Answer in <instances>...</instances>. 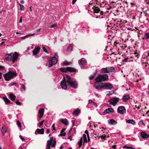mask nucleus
Listing matches in <instances>:
<instances>
[{"instance_id": "nucleus-1", "label": "nucleus", "mask_w": 149, "mask_h": 149, "mask_svg": "<svg viewBox=\"0 0 149 149\" xmlns=\"http://www.w3.org/2000/svg\"><path fill=\"white\" fill-rule=\"evenodd\" d=\"M66 79L65 78L61 82V86L62 88L66 89L67 88V85L70 87L75 89L78 88V82L76 80L71 77L69 75H66Z\"/></svg>"}, {"instance_id": "nucleus-2", "label": "nucleus", "mask_w": 149, "mask_h": 149, "mask_svg": "<svg viewBox=\"0 0 149 149\" xmlns=\"http://www.w3.org/2000/svg\"><path fill=\"white\" fill-rule=\"evenodd\" d=\"M92 9L91 10L92 12L94 13V15L95 16V17L97 18H103V17H100V15H102L103 13L102 11H100V10L99 8L97 6H92Z\"/></svg>"}, {"instance_id": "nucleus-3", "label": "nucleus", "mask_w": 149, "mask_h": 149, "mask_svg": "<svg viewBox=\"0 0 149 149\" xmlns=\"http://www.w3.org/2000/svg\"><path fill=\"white\" fill-rule=\"evenodd\" d=\"M19 56L18 54L16 52L14 53H11L6 55V59L8 61H11L15 63V61L17 59Z\"/></svg>"}, {"instance_id": "nucleus-4", "label": "nucleus", "mask_w": 149, "mask_h": 149, "mask_svg": "<svg viewBox=\"0 0 149 149\" xmlns=\"http://www.w3.org/2000/svg\"><path fill=\"white\" fill-rule=\"evenodd\" d=\"M16 75V74L15 72L10 71L3 74L4 79L6 81H9L10 79L13 78Z\"/></svg>"}, {"instance_id": "nucleus-5", "label": "nucleus", "mask_w": 149, "mask_h": 149, "mask_svg": "<svg viewBox=\"0 0 149 149\" xmlns=\"http://www.w3.org/2000/svg\"><path fill=\"white\" fill-rule=\"evenodd\" d=\"M108 76L107 74H98V76L95 78V81L101 82L107 81L108 80Z\"/></svg>"}, {"instance_id": "nucleus-6", "label": "nucleus", "mask_w": 149, "mask_h": 149, "mask_svg": "<svg viewBox=\"0 0 149 149\" xmlns=\"http://www.w3.org/2000/svg\"><path fill=\"white\" fill-rule=\"evenodd\" d=\"M115 70L114 68L113 67H108L106 68H103L101 70L102 73L113 72Z\"/></svg>"}, {"instance_id": "nucleus-7", "label": "nucleus", "mask_w": 149, "mask_h": 149, "mask_svg": "<svg viewBox=\"0 0 149 149\" xmlns=\"http://www.w3.org/2000/svg\"><path fill=\"white\" fill-rule=\"evenodd\" d=\"M94 85L95 88L99 91L104 89L103 83L96 81L94 83Z\"/></svg>"}, {"instance_id": "nucleus-8", "label": "nucleus", "mask_w": 149, "mask_h": 149, "mask_svg": "<svg viewBox=\"0 0 149 149\" xmlns=\"http://www.w3.org/2000/svg\"><path fill=\"white\" fill-rule=\"evenodd\" d=\"M60 70L63 72H66L67 71L71 72H74L76 71L75 69L71 67H68L67 68L62 67L60 69Z\"/></svg>"}, {"instance_id": "nucleus-9", "label": "nucleus", "mask_w": 149, "mask_h": 149, "mask_svg": "<svg viewBox=\"0 0 149 149\" xmlns=\"http://www.w3.org/2000/svg\"><path fill=\"white\" fill-rule=\"evenodd\" d=\"M57 62V60L55 57H53L50 58L49 60L48 67H51L53 65L55 64Z\"/></svg>"}, {"instance_id": "nucleus-10", "label": "nucleus", "mask_w": 149, "mask_h": 149, "mask_svg": "<svg viewBox=\"0 0 149 149\" xmlns=\"http://www.w3.org/2000/svg\"><path fill=\"white\" fill-rule=\"evenodd\" d=\"M119 100V99L116 97L112 98L109 100V102L110 104L114 106L116 105V104Z\"/></svg>"}, {"instance_id": "nucleus-11", "label": "nucleus", "mask_w": 149, "mask_h": 149, "mask_svg": "<svg viewBox=\"0 0 149 149\" xmlns=\"http://www.w3.org/2000/svg\"><path fill=\"white\" fill-rule=\"evenodd\" d=\"M83 138V139L84 142H87L86 135L85 134H84L83 135V136L81 138L79 141L78 143L79 148H80L82 145Z\"/></svg>"}, {"instance_id": "nucleus-12", "label": "nucleus", "mask_w": 149, "mask_h": 149, "mask_svg": "<svg viewBox=\"0 0 149 149\" xmlns=\"http://www.w3.org/2000/svg\"><path fill=\"white\" fill-rule=\"evenodd\" d=\"M86 63V60L84 58H82L81 60L79 61V63L81 69L83 68L84 66Z\"/></svg>"}, {"instance_id": "nucleus-13", "label": "nucleus", "mask_w": 149, "mask_h": 149, "mask_svg": "<svg viewBox=\"0 0 149 149\" xmlns=\"http://www.w3.org/2000/svg\"><path fill=\"white\" fill-rule=\"evenodd\" d=\"M104 89H110L113 88L112 85L109 83H103Z\"/></svg>"}, {"instance_id": "nucleus-14", "label": "nucleus", "mask_w": 149, "mask_h": 149, "mask_svg": "<svg viewBox=\"0 0 149 149\" xmlns=\"http://www.w3.org/2000/svg\"><path fill=\"white\" fill-rule=\"evenodd\" d=\"M118 112L120 114H123L126 112L125 108L123 106L119 107L118 109Z\"/></svg>"}, {"instance_id": "nucleus-15", "label": "nucleus", "mask_w": 149, "mask_h": 149, "mask_svg": "<svg viewBox=\"0 0 149 149\" xmlns=\"http://www.w3.org/2000/svg\"><path fill=\"white\" fill-rule=\"evenodd\" d=\"M140 136L143 139H146L149 137V134H146L144 132H142L140 134Z\"/></svg>"}, {"instance_id": "nucleus-16", "label": "nucleus", "mask_w": 149, "mask_h": 149, "mask_svg": "<svg viewBox=\"0 0 149 149\" xmlns=\"http://www.w3.org/2000/svg\"><path fill=\"white\" fill-rule=\"evenodd\" d=\"M130 97L129 95L126 94L123 95L122 101L124 102H127V101L130 99Z\"/></svg>"}, {"instance_id": "nucleus-17", "label": "nucleus", "mask_w": 149, "mask_h": 149, "mask_svg": "<svg viewBox=\"0 0 149 149\" xmlns=\"http://www.w3.org/2000/svg\"><path fill=\"white\" fill-rule=\"evenodd\" d=\"M44 109L43 108H40L38 114V116L39 118H42L44 114Z\"/></svg>"}, {"instance_id": "nucleus-18", "label": "nucleus", "mask_w": 149, "mask_h": 149, "mask_svg": "<svg viewBox=\"0 0 149 149\" xmlns=\"http://www.w3.org/2000/svg\"><path fill=\"white\" fill-rule=\"evenodd\" d=\"M48 143L49 144H51L52 145L51 147L52 148H54L55 147V146L56 144V140H53V141H52L51 140L49 139L48 140L47 142V143Z\"/></svg>"}, {"instance_id": "nucleus-19", "label": "nucleus", "mask_w": 149, "mask_h": 149, "mask_svg": "<svg viewBox=\"0 0 149 149\" xmlns=\"http://www.w3.org/2000/svg\"><path fill=\"white\" fill-rule=\"evenodd\" d=\"M113 109L111 108H108L104 110L103 112L104 115H105L110 113H113Z\"/></svg>"}, {"instance_id": "nucleus-20", "label": "nucleus", "mask_w": 149, "mask_h": 149, "mask_svg": "<svg viewBox=\"0 0 149 149\" xmlns=\"http://www.w3.org/2000/svg\"><path fill=\"white\" fill-rule=\"evenodd\" d=\"M40 48L39 47H36L33 50V55H36L39 52Z\"/></svg>"}, {"instance_id": "nucleus-21", "label": "nucleus", "mask_w": 149, "mask_h": 149, "mask_svg": "<svg viewBox=\"0 0 149 149\" xmlns=\"http://www.w3.org/2000/svg\"><path fill=\"white\" fill-rule=\"evenodd\" d=\"M37 132L38 134H43L44 133V130L43 128H42L41 129H37L36 130V132ZM35 134H36V133L35 132Z\"/></svg>"}, {"instance_id": "nucleus-22", "label": "nucleus", "mask_w": 149, "mask_h": 149, "mask_svg": "<svg viewBox=\"0 0 149 149\" xmlns=\"http://www.w3.org/2000/svg\"><path fill=\"white\" fill-rule=\"evenodd\" d=\"M9 97L10 99L13 101H15L16 96L15 95L12 94L10 93L9 95Z\"/></svg>"}, {"instance_id": "nucleus-23", "label": "nucleus", "mask_w": 149, "mask_h": 149, "mask_svg": "<svg viewBox=\"0 0 149 149\" xmlns=\"http://www.w3.org/2000/svg\"><path fill=\"white\" fill-rule=\"evenodd\" d=\"M108 123L111 125H115L117 123V122L116 121L113 119H110L108 121Z\"/></svg>"}, {"instance_id": "nucleus-24", "label": "nucleus", "mask_w": 149, "mask_h": 149, "mask_svg": "<svg viewBox=\"0 0 149 149\" xmlns=\"http://www.w3.org/2000/svg\"><path fill=\"white\" fill-rule=\"evenodd\" d=\"M80 112V110L79 109H75L74 111L72 113V114H74L75 115L77 116Z\"/></svg>"}, {"instance_id": "nucleus-25", "label": "nucleus", "mask_w": 149, "mask_h": 149, "mask_svg": "<svg viewBox=\"0 0 149 149\" xmlns=\"http://www.w3.org/2000/svg\"><path fill=\"white\" fill-rule=\"evenodd\" d=\"M60 121H61L64 124L67 125L68 124V121L66 119H61L60 120Z\"/></svg>"}, {"instance_id": "nucleus-26", "label": "nucleus", "mask_w": 149, "mask_h": 149, "mask_svg": "<svg viewBox=\"0 0 149 149\" xmlns=\"http://www.w3.org/2000/svg\"><path fill=\"white\" fill-rule=\"evenodd\" d=\"M3 99L6 104H8L10 102V101L6 97V96L3 97Z\"/></svg>"}, {"instance_id": "nucleus-27", "label": "nucleus", "mask_w": 149, "mask_h": 149, "mask_svg": "<svg viewBox=\"0 0 149 149\" xmlns=\"http://www.w3.org/2000/svg\"><path fill=\"white\" fill-rule=\"evenodd\" d=\"M96 73H97V71L96 70L95 71V72L94 73H93V74L92 75H90L89 77V80H92L94 78L96 74Z\"/></svg>"}, {"instance_id": "nucleus-28", "label": "nucleus", "mask_w": 149, "mask_h": 149, "mask_svg": "<svg viewBox=\"0 0 149 149\" xmlns=\"http://www.w3.org/2000/svg\"><path fill=\"white\" fill-rule=\"evenodd\" d=\"M1 132L3 135H4L5 133L7 132L6 128L4 126H3L2 127Z\"/></svg>"}, {"instance_id": "nucleus-29", "label": "nucleus", "mask_w": 149, "mask_h": 149, "mask_svg": "<svg viewBox=\"0 0 149 149\" xmlns=\"http://www.w3.org/2000/svg\"><path fill=\"white\" fill-rule=\"evenodd\" d=\"M127 122L129 123H131L133 125H135L136 123V122L135 121L132 119H129L127 120Z\"/></svg>"}, {"instance_id": "nucleus-30", "label": "nucleus", "mask_w": 149, "mask_h": 149, "mask_svg": "<svg viewBox=\"0 0 149 149\" xmlns=\"http://www.w3.org/2000/svg\"><path fill=\"white\" fill-rule=\"evenodd\" d=\"M35 35V34L33 33V34H31L28 35H26V36H25L23 37H20V38H21V39L23 40V39H24L29 37V36H33Z\"/></svg>"}, {"instance_id": "nucleus-31", "label": "nucleus", "mask_w": 149, "mask_h": 149, "mask_svg": "<svg viewBox=\"0 0 149 149\" xmlns=\"http://www.w3.org/2000/svg\"><path fill=\"white\" fill-rule=\"evenodd\" d=\"M65 130L64 129H62L61 132V134H59V135L62 136H65V135L66 133L65 132Z\"/></svg>"}, {"instance_id": "nucleus-32", "label": "nucleus", "mask_w": 149, "mask_h": 149, "mask_svg": "<svg viewBox=\"0 0 149 149\" xmlns=\"http://www.w3.org/2000/svg\"><path fill=\"white\" fill-rule=\"evenodd\" d=\"M20 128V130H22L24 129L25 128V126L23 123H21L19 122V128Z\"/></svg>"}, {"instance_id": "nucleus-33", "label": "nucleus", "mask_w": 149, "mask_h": 149, "mask_svg": "<svg viewBox=\"0 0 149 149\" xmlns=\"http://www.w3.org/2000/svg\"><path fill=\"white\" fill-rule=\"evenodd\" d=\"M72 50V47L71 44H70L67 49V51L68 52H71Z\"/></svg>"}, {"instance_id": "nucleus-34", "label": "nucleus", "mask_w": 149, "mask_h": 149, "mask_svg": "<svg viewBox=\"0 0 149 149\" xmlns=\"http://www.w3.org/2000/svg\"><path fill=\"white\" fill-rule=\"evenodd\" d=\"M88 27L87 24H85V26L84 25L82 27V29L83 30L86 29L88 28Z\"/></svg>"}, {"instance_id": "nucleus-35", "label": "nucleus", "mask_w": 149, "mask_h": 149, "mask_svg": "<svg viewBox=\"0 0 149 149\" xmlns=\"http://www.w3.org/2000/svg\"><path fill=\"white\" fill-rule=\"evenodd\" d=\"M143 65L145 67V68L146 70L148 69H149V64L146 63L143 64Z\"/></svg>"}, {"instance_id": "nucleus-36", "label": "nucleus", "mask_w": 149, "mask_h": 149, "mask_svg": "<svg viewBox=\"0 0 149 149\" xmlns=\"http://www.w3.org/2000/svg\"><path fill=\"white\" fill-rule=\"evenodd\" d=\"M21 85L20 89L21 91H22V89H23L24 91L25 90V87L23 84H20Z\"/></svg>"}, {"instance_id": "nucleus-37", "label": "nucleus", "mask_w": 149, "mask_h": 149, "mask_svg": "<svg viewBox=\"0 0 149 149\" xmlns=\"http://www.w3.org/2000/svg\"><path fill=\"white\" fill-rule=\"evenodd\" d=\"M145 38L146 39L149 38V33H146L145 34Z\"/></svg>"}, {"instance_id": "nucleus-38", "label": "nucleus", "mask_w": 149, "mask_h": 149, "mask_svg": "<svg viewBox=\"0 0 149 149\" xmlns=\"http://www.w3.org/2000/svg\"><path fill=\"white\" fill-rule=\"evenodd\" d=\"M45 120H43L41 121L40 123H39L38 124V126L39 127H40L43 124Z\"/></svg>"}, {"instance_id": "nucleus-39", "label": "nucleus", "mask_w": 149, "mask_h": 149, "mask_svg": "<svg viewBox=\"0 0 149 149\" xmlns=\"http://www.w3.org/2000/svg\"><path fill=\"white\" fill-rule=\"evenodd\" d=\"M19 6H20V9L21 10H24V6L23 5L19 4Z\"/></svg>"}, {"instance_id": "nucleus-40", "label": "nucleus", "mask_w": 149, "mask_h": 149, "mask_svg": "<svg viewBox=\"0 0 149 149\" xmlns=\"http://www.w3.org/2000/svg\"><path fill=\"white\" fill-rule=\"evenodd\" d=\"M123 148H128V149H130V148H131V149H134V148H132V147H129V146H127V145H125L123 147Z\"/></svg>"}, {"instance_id": "nucleus-41", "label": "nucleus", "mask_w": 149, "mask_h": 149, "mask_svg": "<svg viewBox=\"0 0 149 149\" xmlns=\"http://www.w3.org/2000/svg\"><path fill=\"white\" fill-rule=\"evenodd\" d=\"M52 145L51 144H49L48 143H47V145L46 146V148L47 149H50V146H51Z\"/></svg>"}, {"instance_id": "nucleus-42", "label": "nucleus", "mask_w": 149, "mask_h": 149, "mask_svg": "<svg viewBox=\"0 0 149 149\" xmlns=\"http://www.w3.org/2000/svg\"><path fill=\"white\" fill-rule=\"evenodd\" d=\"M70 63L66 61H65L63 62V64L65 65H69Z\"/></svg>"}, {"instance_id": "nucleus-43", "label": "nucleus", "mask_w": 149, "mask_h": 149, "mask_svg": "<svg viewBox=\"0 0 149 149\" xmlns=\"http://www.w3.org/2000/svg\"><path fill=\"white\" fill-rule=\"evenodd\" d=\"M139 123L140 124L143 125L144 126H146L145 123H144L143 120H141L139 122Z\"/></svg>"}, {"instance_id": "nucleus-44", "label": "nucleus", "mask_w": 149, "mask_h": 149, "mask_svg": "<svg viewBox=\"0 0 149 149\" xmlns=\"http://www.w3.org/2000/svg\"><path fill=\"white\" fill-rule=\"evenodd\" d=\"M127 60H128L127 58H124L123 59H122V61L123 62H127Z\"/></svg>"}, {"instance_id": "nucleus-45", "label": "nucleus", "mask_w": 149, "mask_h": 149, "mask_svg": "<svg viewBox=\"0 0 149 149\" xmlns=\"http://www.w3.org/2000/svg\"><path fill=\"white\" fill-rule=\"evenodd\" d=\"M113 91H109L108 93L107 94V95H112L113 93Z\"/></svg>"}, {"instance_id": "nucleus-46", "label": "nucleus", "mask_w": 149, "mask_h": 149, "mask_svg": "<svg viewBox=\"0 0 149 149\" xmlns=\"http://www.w3.org/2000/svg\"><path fill=\"white\" fill-rule=\"evenodd\" d=\"M57 24H54L52 25H51L50 26V28H55V27L57 26Z\"/></svg>"}, {"instance_id": "nucleus-47", "label": "nucleus", "mask_w": 149, "mask_h": 149, "mask_svg": "<svg viewBox=\"0 0 149 149\" xmlns=\"http://www.w3.org/2000/svg\"><path fill=\"white\" fill-rule=\"evenodd\" d=\"M86 107L87 108H89L92 107V105L91 104L88 103V104L86 106Z\"/></svg>"}, {"instance_id": "nucleus-48", "label": "nucleus", "mask_w": 149, "mask_h": 149, "mask_svg": "<svg viewBox=\"0 0 149 149\" xmlns=\"http://www.w3.org/2000/svg\"><path fill=\"white\" fill-rule=\"evenodd\" d=\"M91 105H92V106H95L96 107H97V106L95 102H93L91 103Z\"/></svg>"}, {"instance_id": "nucleus-49", "label": "nucleus", "mask_w": 149, "mask_h": 149, "mask_svg": "<svg viewBox=\"0 0 149 149\" xmlns=\"http://www.w3.org/2000/svg\"><path fill=\"white\" fill-rule=\"evenodd\" d=\"M42 49L44 52L46 53L47 52V49L45 48V47H43Z\"/></svg>"}, {"instance_id": "nucleus-50", "label": "nucleus", "mask_w": 149, "mask_h": 149, "mask_svg": "<svg viewBox=\"0 0 149 149\" xmlns=\"http://www.w3.org/2000/svg\"><path fill=\"white\" fill-rule=\"evenodd\" d=\"M52 130H56L55 126V124H53L52 126Z\"/></svg>"}, {"instance_id": "nucleus-51", "label": "nucleus", "mask_w": 149, "mask_h": 149, "mask_svg": "<svg viewBox=\"0 0 149 149\" xmlns=\"http://www.w3.org/2000/svg\"><path fill=\"white\" fill-rule=\"evenodd\" d=\"M22 16L20 18V19L19 20V23H21L22 22Z\"/></svg>"}, {"instance_id": "nucleus-52", "label": "nucleus", "mask_w": 149, "mask_h": 149, "mask_svg": "<svg viewBox=\"0 0 149 149\" xmlns=\"http://www.w3.org/2000/svg\"><path fill=\"white\" fill-rule=\"evenodd\" d=\"M19 137H20V139L22 140V141H24L25 140L24 138V137H22L21 136H19Z\"/></svg>"}, {"instance_id": "nucleus-53", "label": "nucleus", "mask_w": 149, "mask_h": 149, "mask_svg": "<svg viewBox=\"0 0 149 149\" xmlns=\"http://www.w3.org/2000/svg\"><path fill=\"white\" fill-rule=\"evenodd\" d=\"M131 6L132 7L133 6H135L136 5L135 3L134 2L131 3H130Z\"/></svg>"}, {"instance_id": "nucleus-54", "label": "nucleus", "mask_w": 149, "mask_h": 149, "mask_svg": "<svg viewBox=\"0 0 149 149\" xmlns=\"http://www.w3.org/2000/svg\"><path fill=\"white\" fill-rule=\"evenodd\" d=\"M93 102V101L92 100H89L88 104H91V103Z\"/></svg>"}, {"instance_id": "nucleus-55", "label": "nucleus", "mask_w": 149, "mask_h": 149, "mask_svg": "<svg viewBox=\"0 0 149 149\" xmlns=\"http://www.w3.org/2000/svg\"><path fill=\"white\" fill-rule=\"evenodd\" d=\"M4 68V67L3 66H2L1 65H0V70H1L3 69Z\"/></svg>"}, {"instance_id": "nucleus-56", "label": "nucleus", "mask_w": 149, "mask_h": 149, "mask_svg": "<svg viewBox=\"0 0 149 149\" xmlns=\"http://www.w3.org/2000/svg\"><path fill=\"white\" fill-rule=\"evenodd\" d=\"M85 133H86L87 135V136H89L88 131L87 130H86L85 131Z\"/></svg>"}, {"instance_id": "nucleus-57", "label": "nucleus", "mask_w": 149, "mask_h": 149, "mask_svg": "<svg viewBox=\"0 0 149 149\" xmlns=\"http://www.w3.org/2000/svg\"><path fill=\"white\" fill-rule=\"evenodd\" d=\"M135 56L136 57H137V58H138L139 57V56L140 55L139 54H135Z\"/></svg>"}, {"instance_id": "nucleus-58", "label": "nucleus", "mask_w": 149, "mask_h": 149, "mask_svg": "<svg viewBox=\"0 0 149 149\" xmlns=\"http://www.w3.org/2000/svg\"><path fill=\"white\" fill-rule=\"evenodd\" d=\"M116 145H114L112 146V147L113 149H115L116 148Z\"/></svg>"}, {"instance_id": "nucleus-59", "label": "nucleus", "mask_w": 149, "mask_h": 149, "mask_svg": "<svg viewBox=\"0 0 149 149\" xmlns=\"http://www.w3.org/2000/svg\"><path fill=\"white\" fill-rule=\"evenodd\" d=\"M100 137L101 139H105V137L104 136L102 135V136H101Z\"/></svg>"}, {"instance_id": "nucleus-60", "label": "nucleus", "mask_w": 149, "mask_h": 149, "mask_svg": "<svg viewBox=\"0 0 149 149\" xmlns=\"http://www.w3.org/2000/svg\"><path fill=\"white\" fill-rule=\"evenodd\" d=\"M77 0H73L72 1V4H74L75 2Z\"/></svg>"}, {"instance_id": "nucleus-61", "label": "nucleus", "mask_w": 149, "mask_h": 149, "mask_svg": "<svg viewBox=\"0 0 149 149\" xmlns=\"http://www.w3.org/2000/svg\"><path fill=\"white\" fill-rule=\"evenodd\" d=\"M16 104L17 105H19V100H16Z\"/></svg>"}, {"instance_id": "nucleus-62", "label": "nucleus", "mask_w": 149, "mask_h": 149, "mask_svg": "<svg viewBox=\"0 0 149 149\" xmlns=\"http://www.w3.org/2000/svg\"><path fill=\"white\" fill-rule=\"evenodd\" d=\"M49 130L48 129H47L46 130V133L48 134L49 133Z\"/></svg>"}, {"instance_id": "nucleus-63", "label": "nucleus", "mask_w": 149, "mask_h": 149, "mask_svg": "<svg viewBox=\"0 0 149 149\" xmlns=\"http://www.w3.org/2000/svg\"><path fill=\"white\" fill-rule=\"evenodd\" d=\"M5 42L4 41L2 42L0 44V46L2 45Z\"/></svg>"}, {"instance_id": "nucleus-64", "label": "nucleus", "mask_w": 149, "mask_h": 149, "mask_svg": "<svg viewBox=\"0 0 149 149\" xmlns=\"http://www.w3.org/2000/svg\"><path fill=\"white\" fill-rule=\"evenodd\" d=\"M148 94L149 95V86H148Z\"/></svg>"}]
</instances>
